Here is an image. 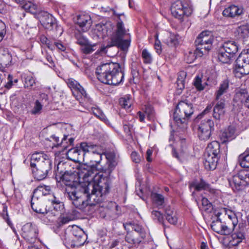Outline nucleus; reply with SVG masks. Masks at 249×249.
I'll return each instance as SVG.
<instances>
[{
    "instance_id": "nucleus-17",
    "label": "nucleus",
    "mask_w": 249,
    "mask_h": 249,
    "mask_svg": "<svg viewBox=\"0 0 249 249\" xmlns=\"http://www.w3.org/2000/svg\"><path fill=\"white\" fill-rule=\"evenodd\" d=\"M190 186L194 188L196 191L205 190L209 192V195L211 198L215 199L216 197L217 191L211 187L210 185L206 182L204 179H201L199 182H193Z\"/></svg>"
},
{
    "instance_id": "nucleus-13",
    "label": "nucleus",
    "mask_w": 249,
    "mask_h": 249,
    "mask_svg": "<svg viewBox=\"0 0 249 249\" xmlns=\"http://www.w3.org/2000/svg\"><path fill=\"white\" fill-rule=\"evenodd\" d=\"M51 190V187L50 186H39L35 190L34 194L31 199V205L32 209L37 213H46V210H43L38 207L39 202L38 201V198L36 196V194L42 192L43 195H46L47 193L45 192L44 191L49 193Z\"/></svg>"
},
{
    "instance_id": "nucleus-47",
    "label": "nucleus",
    "mask_w": 249,
    "mask_h": 249,
    "mask_svg": "<svg viewBox=\"0 0 249 249\" xmlns=\"http://www.w3.org/2000/svg\"><path fill=\"white\" fill-rule=\"evenodd\" d=\"M142 57L143 59V63L145 64H151L152 62V57L150 53L146 49H143L142 53Z\"/></svg>"
},
{
    "instance_id": "nucleus-23",
    "label": "nucleus",
    "mask_w": 249,
    "mask_h": 249,
    "mask_svg": "<svg viewBox=\"0 0 249 249\" xmlns=\"http://www.w3.org/2000/svg\"><path fill=\"white\" fill-rule=\"evenodd\" d=\"M215 102L216 104L213 109V116L215 119L219 120L220 116L223 115L225 112V100L220 97L219 99H215Z\"/></svg>"
},
{
    "instance_id": "nucleus-41",
    "label": "nucleus",
    "mask_w": 249,
    "mask_h": 249,
    "mask_svg": "<svg viewBox=\"0 0 249 249\" xmlns=\"http://www.w3.org/2000/svg\"><path fill=\"white\" fill-rule=\"evenodd\" d=\"M200 51L196 47V49L194 52L190 51L188 53H187L185 55V60L188 63H191L193 62L197 57H201L203 55H199Z\"/></svg>"
},
{
    "instance_id": "nucleus-12",
    "label": "nucleus",
    "mask_w": 249,
    "mask_h": 249,
    "mask_svg": "<svg viewBox=\"0 0 249 249\" xmlns=\"http://www.w3.org/2000/svg\"><path fill=\"white\" fill-rule=\"evenodd\" d=\"M37 226L32 223H27L22 228V236L28 242L34 243L37 237Z\"/></svg>"
},
{
    "instance_id": "nucleus-40",
    "label": "nucleus",
    "mask_w": 249,
    "mask_h": 249,
    "mask_svg": "<svg viewBox=\"0 0 249 249\" xmlns=\"http://www.w3.org/2000/svg\"><path fill=\"white\" fill-rule=\"evenodd\" d=\"M31 168L35 178L37 180H42L45 178L48 175L47 173L40 169L37 168L36 166L31 167Z\"/></svg>"
},
{
    "instance_id": "nucleus-48",
    "label": "nucleus",
    "mask_w": 249,
    "mask_h": 249,
    "mask_svg": "<svg viewBox=\"0 0 249 249\" xmlns=\"http://www.w3.org/2000/svg\"><path fill=\"white\" fill-rule=\"evenodd\" d=\"M151 215L154 220H157L164 226L163 216L160 211L153 210L151 213Z\"/></svg>"
},
{
    "instance_id": "nucleus-59",
    "label": "nucleus",
    "mask_w": 249,
    "mask_h": 249,
    "mask_svg": "<svg viewBox=\"0 0 249 249\" xmlns=\"http://www.w3.org/2000/svg\"><path fill=\"white\" fill-rule=\"evenodd\" d=\"M131 157L132 160L135 163H139L140 162L141 158L136 152H133L131 153Z\"/></svg>"
},
{
    "instance_id": "nucleus-37",
    "label": "nucleus",
    "mask_w": 249,
    "mask_h": 249,
    "mask_svg": "<svg viewBox=\"0 0 249 249\" xmlns=\"http://www.w3.org/2000/svg\"><path fill=\"white\" fill-rule=\"evenodd\" d=\"M36 167L48 174L49 172L51 170L52 168V161L48 157L43 161H41L40 163H38Z\"/></svg>"
},
{
    "instance_id": "nucleus-34",
    "label": "nucleus",
    "mask_w": 249,
    "mask_h": 249,
    "mask_svg": "<svg viewBox=\"0 0 249 249\" xmlns=\"http://www.w3.org/2000/svg\"><path fill=\"white\" fill-rule=\"evenodd\" d=\"M124 229L126 230H129L130 227L133 231L131 232H136L139 233H146L145 229L142 227V225L138 224L134 222H127L123 224Z\"/></svg>"
},
{
    "instance_id": "nucleus-64",
    "label": "nucleus",
    "mask_w": 249,
    "mask_h": 249,
    "mask_svg": "<svg viewBox=\"0 0 249 249\" xmlns=\"http://www.w3.org/2000/svg\"><path fill=\"white\" fill-rule=\"evenodd\" d=\"M186 76V73L184 71H181L179 72L177 80H181L185 82V79Z\"/></svg>"
},
{
    "instance_id": "nucleus-26",
    "label": "nucleus",
    "mask_w": 249,
    "mask_h": 249,
    "mask_svg": "<svg viewBox=\"0 0 249 249\" xmlns=\"http://www.w3.org/2000/svg\"><path fill=\"white\" fill-rule=\"evenodd\" d=\"M179 36L170 32L164 33L163 42L169 46H175L178 44Z\"/></svg>"
},
{
    "instance_id": "nucleus-25",
    "label": "nucleus",
    "mask_w": 249,
    "mask_h": 249,
    "mask_svg": "<svg viewBox=\"0 0 249 249\" xmlns=\"http://www.w3.org/2000/svg\"><path fill=\"white\" fill-rule=\"evenodd\" d=\"M235 36L239 39L243 41L249 38V25H242L239 26L235 32Z\"/></svg>"
},
{
    "instance_id": "nucleus-10",
    "label": "nucleus",
    "mask_w": 249,
    "mask_h": 249,
    "mask_svg": "<svg viewBox=\"0 0 249 249\" xmlns=\"http://www.w3.org/2000/svg\"><path fill=\"white\" fill-rule=\"evenodd\" d=\"M243 125H229L221 129L218 133V136L222 143L228 142L234 139L246 127L241 129Z\"/></svg>"
},
{
    "instance_id": "nucleus-18",
    "label": "nucleus",
    "mask_w": 249,
    "mask_h": 249,
    "mask_svg": "<svg viewBox=\"0 0 249 249\" xmlns=\"http://www.w3.org/2000/svg\"><path fill=\"white\" fill-rule=\"evenodd\" d=\"M146 235V233L127 232L125 239V241L128 243L137 245L144 243Z\"/></svg>"
},
{
    "instance_id": "nucleus-44",
    "label": "nucleus",
    "mask_w": 249,
    "mask_h": 249,
    "mask_svg": "<svg viewBox=\"0 0 249 249\" xmlns=\"http://www.w3.org/2000/svg\"><path fill=\"white\" fill-rule=\"evenodd\" d=\"M212 204L208 199L205 196H203L201 199V207H200V210L206 212H210L212 209Z\"/></svg>"
},
{
    "instance_id": "nucleus-53",
    "label": "nucleus",
    "mask_w": 249,
    "mask_h": 249,
    "mask_svg": "<svg viewBox=\"0 0 249 249\" xmlns=\"http://www.w3.org/2000/svg\"><path fill=\"white\" fill-rule=\"evenodd\" d=\"M223 211L228 215L229 219L232 221V227H234L237 224V218L235 214L231 211H228L226 208H223Z\"/></svg>"
},
{
    "instance_id": "nucleus-51",
    "label": "nucleus",
    "mask_w": 249,
    "mask_h": 249,
    "mask_svg": "<svg viewBox=\"0 0 249 249\" xmlns=\"http://www.w3.org/2000/svg\"><path fill=\"white\" fill-rule=\"evenodd\" d=\"M74 217L72 215H66L59 217L58 219V224L60 226H62L69 223L70 221L73 220Z\"/></svg>"
},
{
    "instance_id": "nucleus-29",
    "label": "nucleus",
    "mask_w": 249,
    "mask_h": 249,
    "mask_svg": "<svg viewBox=\"0 0 249 249\" xmlns=\"http://www.w3.org/2000/svg\"><path fill=\"white\" fill-rule=\"evenodd\" d=\"M88 153L93 154H96L98 157V158L96 160H94L93 161L96 163V164L91 165L90 166H94L96 167L97 172L98 174H99L98 172L99 169L97 166L102 160V149L101 147L98 145L91 144L90 148H89V152Z\"/></svg>"
},
{
    "instance_id": "nucleus-3",
    "label": "nucleus",
    "mask_w": 249,
    "mask_h": 249,
    "mask_svg": "<svg viewBox=\"0 0 249 249\" xmlns=\"http://www.w3.org/2000/svg\"><path fill=\"white\" fill-rule=\"evenodd\" d=\"M96 74L100 82L113 86L121 83L124 75L120 64L113 62L104 63L99 66L96 68Z\"/></svg>"
},
{
    "instance_id": "nucleus-1",
    "label": "nucleus",
    "mask_w": 249,
    "mask_h": 249,
    "mask_svg": "<svg viewBox=\"0 0 249 249\" xmlns=\"http://www.w3.org/2000/svg\"><path fill=\"white\" fill-rule=\"evenodd\" d=\"M77 170L79 178L82 179L88 185L85 187L75 186L73 175L65 172L61 177L62 182L67 187L65 195L76 208L91 213L95 206L93 202L98 203L102 201L103 196L108 193L109 179L103 177V174H98L97 167L94 166L82 164Z\"/></svg>"
},
{
    "instance_id": "nucleus-14",
    "label": "nucleus",
    "mask_w": 249,
    "mask_h": 249,
    "mask_svg": "<svg viewBox=\"0 0 249 249\" xmlns=\"http://www.w3.org/2000/svg\"><path fill=\"white\" fill-rule=\"evenodd\" d=\"M220 214V213H217L216 219L213 220L211 224V228L214 231L218 234L229 235L231 233L232 229L229 228L226 223L221 221V220L219 218Z\"/></svg>"
},
{
    "instance_id": "nucleus-9",
    "label": "nucleus",
    "mask_w": 249,
    "mask_h": 249,
    "mask_svg": "<svg viewBox=\"0 0 249 249\" xmlns=\"http://www.w3.org/2000/svg\"><path fill=\"white\" fill-rule=\"evenodd\" d=\"M213 41V36L211 31H204L199 34L195 40L196 47L200 51L198 55L207 53L212 48Z\"/></svg>"
},
{
    "instance_id": "nucleus-6",
    "label": "nucleus",
    "mask_w": 249,
    "mask_h": 249,
    "mask_svg": "<svg viewBox=\"0 0 249 249\" xmlns=\"http://www.w3.org/2000/svg\"><path fill=\"white\" fill-rule=\"evenodd\" d=\"M170 10L172 15L181 22L183 18L188 17L193 12L192 6L188 0H178L172 3Z\"/></svg>"
},
{
    "instance_id": "nucleus-39",
    "label": "nucleus",
    "mask_w": 249,
    "mask_h": 249,
    "mask_svg": "<svg viewBox=\"0 0 249 249\" xmlns=\"http://www.w3.org/2000/svg\"><path fill=\"white\" fill-rule=\"evenodd\" d=\"M151 197L154 205H156L158 208L160 209L162 207L164 203V197L162 195L152 193L151 194Z\"/></svg>"
},
{
    "instance_id": "nucleus-32",
    "label": "nucleus",
    "mask_w": 249,
    "mask_h": 249,
    "mask_svg": "<svg viewBox=\"0 0 249 249\" xmlns=\"http://www.w3.org/2000/svg\"><path fill=\"white\" fill-rule=\"evenodd\" d=\"M48 157L42 153H36L32 155L31 158L30 166L31 167L36 166L38 163L43 161Z\"/></svg>"
},
{
    "instance_id": "nucleus-35",
    "label": "nucleus",
    "mask_w": 249,
    "mask_h": 249,
    "mask_svg": "<svg viewBox=\"0 0 249 249\" xmlns=\"http://www.w3.org/2000/svg\"><path fill=\"white\" fill-rule=\"evenodd\" d=\"M21 78L25 88L31 89L36 84L35 78L31 74H23Z\"/></svg>"
},
{
    "instance_id": "nucleus-46",
    "label": "nucleus",
    "mask_w": 249,
    "mask_h": 249,
    "mask_svg": "<svg viewBox=\"0 0 249 249\" xmlns=\"http://www.w3.org/2000/svg\"><path fill=\"white\" fill-rule=\"evenodd\" d=\"M194 85L197 90L201 91L205 89V86L208 84L206 82L202 84L201 78L199 76H197L194 81Z\"/></svg>"
},
{
    "instance_id": "nucleus-22",
    "label": "nucleus",
    "mask_w": 249,
    "mask_h": 249,
    "mask_svg": "<svg viewBox=\"0 0 249 249\" xmlns=\"http://www.w3.org/2000/svg\"><path fill=\"white\" fill-rule=\"evenodd\" d=\"M224 50L225 52L229 53L230 55L235 56L236 53L238 51V45L233 40H228L224 41L219 48Z\"/></svg>"
},
{
    "instance_id": "nucleus-36",
    "label": "nucleus",
    "mask_w": 249,
    "mask_h": 249,
    "mask_svg": "<svg viewBox=\"0 0 249 249\" xmlns=\"http://www.w3.org/2000/svg\"><path fill=\"white\" fill-rule=\"evenodd\" d=\"M229 87V84L228 80H224L220 84L218 89L215 93L216 100L219 99V98H220L223 94L227 92Z\"/></svg>"
},
{
    "instance_id": "nucleus-19",
    "label": "nucleus",
    "mask_w": 249,
    "mask_h": 249,
    "mask_svg": "<svg viewBox=\"0 0 249 249\" xmlns=\"http://www.w3.org/2000/svg\"><path fill=\"white\" fill-rule=\"evenodd\" d=\"M40 21L45 28L49 30H52L56 25L55 19L52 15L46 12L41 13Z\"/></svg>"
},
{
    "instance_id": "nucleus-11",
    "label": "nucleus",
    "mask_w": 249,
    "mask_h": 249,
    "mask_svg": "<svg viewBox=\"0 0 249 249\" xmlns=\"http://www.w3.org/2000/svg\"><path fill=\"white\" fill-rule=\"evenodd\" d=\"M249 178V176L245 171H242L238 174L228 178L229 186L233 191L241 190L247 183V179Z\"/></svg>"
},
{
    "instance_id": "nucleus-28",
    "label": "nucleus",
    "mask_w": 249,
    "mask_h": 249,
    "mask_svg": "<svg viewBox=\"0 0 249 249\" xmlns=\"http://www.w3.org/2000/svg\"><path fill=\"white\" fill-rule=\"evenodd\" d=\"M68 156L74 161H79L84 159V153L81 151L79 147H74L70 149L67 152Z\"/></svg>"
},
{
    "instance_id": "nucleus-30",
    "label": "nucleus",
    "mask_w": 249,
    "mask_h": 249,
    "mask_svg": "<svg viewBox=\"0 0 249 249\" xmlns=\"http://www.w3.org/2000/svg\"><path fill=\"white\" fill-rule=\"evenodd\" d=\"M218 59L222 63L231 64L234 59V56L230 55L229 53L225 52L224 50L219 48L218 53Z\"/></svg>"
},
{
    "instance_id": "nucleus-21",
    "label": "nucleus",
    "mask_w": 249,
    "mask_h": 249,
    "mask_svg": "<svg viewBox=\"0 0 249 249\" xmlns=\"http://www.w3.org/2000/svg\"><path fill=\"white\" fill-rule=\"evenodd\" d=\"M76 23L85 32L90 27L92 21L89 15L82 14L77 16Z\"/></svg>"
},
{
    "instance_id": "nucleus-56",
    "label": "nucleus",
    "mask_w": 249,
    "mask_h": 249,
    "mask_svg": "<svg viewBox=\"0 0 249 249\" xmlns=\"http://www.w3.org/2000/svg\"><path fill=\"white\" fill-rule=\"evenodd\" d=\"M23 7L26 10H28L32 13L34 12L36 8V6L31 2L25 3Z\"/></svg>"
},
{
    "instance_id": "nucleus-2",
    "label": "nucleus",
    "mask_w": 249,
    "mask_h": 249,
    "mask_svg": "<svg viewBox=\"0 0 249 249\" xmlns=\"http://www.w3.org/2000/svg\"><path fill=\"white\" fill-rule=\"evenodd\" d=\"M94 33L99 38L103 39L106 37L108 38L107 45L106 47H101L100 52L106 53V49L113 46L117 47L125 51L130 46V40L128 39H124L127 32L124 24L120 17L115 25L111 21L97 24L94 29Z\"/></svg>"
},
{
    "instance_id": "nucleus-5",
    "label": "nucleus",
    "mask_w": 249,
    "mask_h": 249,
    "mask_svg": "<svg viewBox=\"0 0 249 249\" xmlns=\"http://www.w3.org/2000/svg\"><path fill=\"white\" fill-rule=\"evenodd\" d=\"M220 144L216 141L209 143L204 155V164L207 170H213L216 167L220 155Z\"/></svg>"
},
{
    "instance_id": "nucleus-57",
    "label": "nucleus",
    "mask_w": 249,
    "mask_h": 249,
    "mask_svg": "<svg viewBox=\"0 0 249 249\" xmlns=\"http://www.w3.org/2000/svg\"><path fill=\"white\" fill-rule=\"evenodd\" d=\"M240 165L243 167L249 168V154L242 158V160L240 161Z\"/></svg>"
},
{
    "instance_id": "nucleus-43",
    "label": "nucleus",
    "mask_w": 249,
    "mask_h": 249,
    "mask_svg": "<svg viewBox=\"0 0 249 249\" xmlns=\"http://www.w3.org/2000/svg\"><path fill=\"white\" fill-rule=\"evenodd\" d=\"M90 111L95 116L102 120L104 123L107 124H108V121L107 119L106 118L105 115L102 113V111L99 108L92 107Z\"/></svg>"
},
{
    "instance_id": "nucleus-38",
    "label": "nucleus",
    "mask_w": 249,
    "mask_h": 249,
    "mask_svg": "<svg viewBox=\"0 0 249 249\" xmlns=\"http://www.w3.org/2000/svg\"><path fill=\"white\" fill-rule=\"evenodd\" d=\"M248 96V93L245 90H240L237 91L234 95L233 101L236 103H240L244 105Z\"/></svg>"
},
{
    "instance_id": "nucleus-55",
    "label": "nucleus",
    "mask_w": 249,
    "mask_h": 249,
    "mask_svg": "<svg viewBox=\"0 0 249 249\" xmlns=\"http://www.w3.org/2000/svg\"><path fill=\"white\" fill-rule=\"evenodd\" d=\"M91 144V143H87L86 142H83L80 143L79 148L81 150L83 153H84V155L86 153L89 152V148H90Z\"/></svg>"
},
{
    "instance_id": "nucleus-15",
    "label": "nucleus",
    "mask_w": 249,
    "mask_h": 249,
    "mask_svg": "<svg viewBox=\"0 0 249 249\" xmlns=\"http://www.w3.org/2000/svg\"><path fill=\"white\" fill-rule=\"evenodd\" d=\"M51 138L54 142L53 145V147L59 148L60 151L63 152L71 146L73 145L74 138L70 137L69 135H64L63 138L61 141L59 142V139L58 137L55 135H52Z\"/></svg>"
},
{
    "instance_id": "nucleus-63",
    "label": "nucleus",
    "mask_w": 249,
    "mask_h": 249,
    "mask_svg": "<svg viewBox=\"0 0 249 249\" xmlns=\"http://www.w3.org/2000/svg\"><path fill=\"white\" fill-rule=\"evenodd\" d=\"M3 218L5 220V221L7 222V224L10 226L12 227L13 226L12 223L10 221L8 213L6 212L5 213H3L2 214Z\"/></svg>"
},
{
    "instance_id": "nucleus-50",
    "label": "nucleus",
    "mask_w": 249,
    "mask_h": 249,
    "mask_svg": "<svg viewBox=\"0 0 249 249\" xmlns=\"http://www.w3.org/2000/svg\"><path fill=\"white\" fill-rule=\"evenodd\" d=\"M75 37L77 39V44L80 45L81 47L84 45H87L88 43L90 42L87 37L81 34H76L75 35Z\"/></svg>"
},
{
    "instance_id": "nucleus-31",
    "label": "nucleus",
    "mask_w": 249,
    "mask_h": 249,
    "mask_svg": "<svg viewBox=\"0 0 249 249\" xmlns=\"http://www.w3.org/2000/svg\"><path fill=\"white\" fill-rule=\"evenodd\" d=\"M0 59L1 64L3 65L7 66L11 64L12 56L8 50L4 48H0Z\"/></svg>"
},
{
    "instance_id": "nucleus-24",
    "label": "nucleus",
    "mask_w": 249,
    "mask_h": 249,
    "mask_svg": "<svg viewBox=\"0 0 249 249\" xmlns=\"http://www.w3.org/2000/svg\"><path fill=\"white\" fill-rule=\"evenodd\" d=\"M243 13V8L235 5H231L226 8L222 14L224 17L234 18L239 16Z\"/></svg>"
},
{
    "instance_id": "nucleus-8",
    "label": "nucleus",
    "mask_w": 249,
    "mask_h": 249,
    "mask_svg": "<svg viewBox=\"0 0 249 249\" xmlns=\"http://www.w3.org/2000/svg\"><path fill=\"white\" fill-rule=\"evenodd\" d=\"M235 76L241 78L249 74V49L243 50L235 60Z\"/></svg>"
},
{
    "instance_id": "nucleus-54",
    "label": "nucleus",
    "mask_w": 249,
    "mask_h": 249,
    "mask_svg": "<svg viewBox=\"0 0 249 249\" xmlns=\"http://www.w3.org/2000/svg\"><path fill=\"white\" fill-rule=\"evenodd\" d=\"M6 33V28L5 23L0 20V42H1Z\"/></svg>"
},
{
    "instance_id": "nucleus-52",
    "label": "nucleus",
    "mask_w": 249,
    "mask_h": 249,
    "mask_svg": "<svg viewBox=\"0 0 249 249\" xmlns=\"http://www.w3.org/2000/svg\"><path fill=\"white\" fill-rule=\"evenodd\" d=\"M144 113L149 120L153 119L155 112L153 107L151 106L147 105L145 106Z\"/></svg>"
},
{
    "instance_id": "nucleus-7",
    "label": "nucleus",
    "mask_w": 249,
    "mask_h": 249,
    "mask_svg": "<svg viewBox=\"0 0 249 249\" xmlns=\"http://www.w3.org/2000/svg\"><path fill=\"white\" fill-rule=\"evenodd\" d=\"M194 113L193 105L187 100L179 102L175 110L174 120L178 124H184Z\"/></svg>"
},
{
    "instance_id": "nucleus-20",
    "label": "nucleus",
    "mask_w": 249,
    "mask_h": 249,
    "mask_svg": "<svg viewBox=\"0 0 249 249\" xmlns=\"http://www.w3.org/2000/svg\"><path fill=\"white\" fill-rule=\"evenodd\" d=\"M194 126H197L195 129L197 130L198 137L201 140H208L211 135L212 131L213 130V125H194ZM193 128L194 129L195 127Z\"/></svg>"
},
{
    "instance_id": "nucleus-62",
    "label": "nucleus",
    "mask_w": 249,
    "mask_h": 249,
    "mask_svg": "<svg viewBox=\"0 0 249 249\" xmlns=\"http://www.w3.org/2000/svg\"><path fill=\"white\" fill-rule=\"evenodd\" d=\"M185 88V82L181 80L177 81V88L178 89L182 90Z\"/></svg>"
},
{
    "instance_id": "nucleus-27",
    "label": "nucleus",
    "mask_w": 249,
    "mask_h": 249,
    "mask_svg": "<svg viewBox=\"0 0 249 249\" xmlns=\"http://www.w3.org/2000/svg\"><path fill=\"white\" fill-rule=\"evenodd\" d=\"M243 231V229H241L231 234L229 240L231 245L233 246H237L245 239V235Z\"/></svg>"
},
{
    "instance_id": "nucleus-60",
    "label": "nucleus",
    "mask_w": 249,
    "mask_h": 249,
    "mask_svg": "<svg viewBox=\"0 0 249 249\" xmlns=\"http://www.w3.org/2000/svg\"><path fill=\"white\" fill-rule=\"evenodd\" d=\"M55 48L56 47L59 51L64 52L66 49V46L62 43L61 41L54 42Z\"/></svg>"
},
{
    "instance_id": "nucleus-58",
    "label": "nucleus",
    "mask_w": 249,
    "mask_h": 249,
    "mask_svg": "<svg viewBox=\"0 0 249 249\" xmlns=\"http://www.w3.org/2000/svg\"><path fill=\"white\" fill-rule=\"evenodd\" d=\"M213 105H208L205 109L200 114H199L196 118V120H199L202 118V116L204 115V114L207 113L209 112L212 109Z\"/></svg>"
},
{
    "instance_id": "nucleus-49",
    "label": "nucleus",
    "mask_w": 249,
    "mask_h": 249,
    "mask_svg": "<svg viewBox=\"0 0 249 249\" xmlns=\"http://www.w3.org/2000/svg\"><path fill=\"white\" fill-rule=\"evenodd\" d=\"M42 107V105L39 101L36 100L33 109L30 111L31 113L33 115L40 114L41 112Z\"/></svg>"
},
{
    "instance_id": "nucleus-42",
    "label": "nucleus",
    "mask_w": 249,
    "mask_h": 249,
    "mask_svg": "<svg viewBox=\"0 0 249 249\" xmlns=\"http://www.w3.org/2000/svg\"><path fill=\"white\" fill-rule=\"evenodd\" d=\"M119 104L120 106L126 109H129L132 105V100L130 95H126L124 97H122L119 99Z\"/></svg>"
},
{
    "instance_id": "nucleus-4",
    "label": "nucleus",
    "mask_w": 249,
    "mask_h": 249,
    "mask_svg": "<svg viewBox=\"0 0 249 249\" xmlns=\"http://www.w3.org/2000/svg\"><path fill=\"white\" fill-rule=\"evenodd\" d=\"M60 237L64 245L69 249L80 247L85 242L84 231L75 225L69 226Z\"/></svg>"
},
{
    "instance_id": "nucleus-61",
    "label": "nucleus",
    "mask_w": 249,
    "mask_h": 249,
    "mask_svg": "<svg viewBox=\"0 0 249 249\" xmlns=\"http://www.w3.org/2000/svg\"><path fill=\"white\" fill-rule=\"evenodd\" d=\"M120 244V241L118 239L114 240L109 243V249H112L117 247Z\"/></svg>"
},
{
    "instance_id": "nucleus-45",
    "label": "nucleus",
    "mask_w": 249,
    "mask_h": 249,
    "mask_svg": "<svg viewBox=\"0 0 249 249\" xmlns=\"http://www.w3.org/2000/svg\"><path fill=\"white\" fill-rule=\"evenodd\" d=\"M96 46V43H91L89 42L87 45H84L81 48L82 52L86 54L91 53L96 50L95 47Z\"/></svg>"
},
{
    "instance_id": "nucleus-33",
    "label": "nucleus",
    "mask_w": 249,
    "mask_h": 249,
    "mask_svg": "<svg viewBox=\"0 0 249 249\" xmlns=\"http://www.w3.org/2000/svg\"><path fill=\"white\" fill-rule=\"evenodd\" d=\"M165 217L168 222L172 225H176L178 222L176 213L170 207H167L165 210Z\"/></svg>"
},
{
    "instance_id": "nucleus-16",
    "label": "nucleus",
    "mask_w": 249,
    "mask_h": 249,
    "mask_svg": "<svg viewBox=\"0 0 249 249\" xmlns=\"http://www.w3.org/2000/svg\"><path fill=\"white\" fill-rule=\"evenodd\" d=\"M67 84L69 87L71 88L73 94L74 92H76L77 94V96L78 95L81 96L84 98L85 101L91 103L92 100L88 96L84 89L77 81L72 78L69 79L68 80Z\"/></svg>"
}]
</instances>
